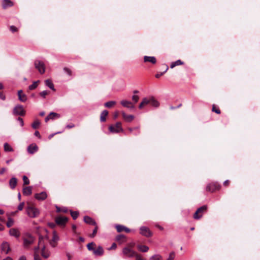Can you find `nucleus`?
I'll use <instances>...</instances> for the list:
<instances>
[{
    "label": "nucleus",
    "instance_id": "28",
    "mask_svg": "<svg viewBox=\"0 0 260 260\" xmlns=\"http://www.w3.org/2000/svg\"><path fill=\"white\" fill-rule=\"evenodd\" d=\"M116 240L120 243H123L126 241V237L122 234L116 236Z\"/></svg>",
    "mask_w": 260,
    "mask_h": 260
},
{
    "label": "nucleus",
    "instance_id": "57",
    "mask_svg": "<svg viewBox=\"0 0 260 260\" xmlns=\"http://www.w3.org/2000/svg\"><path fill=\"white\" fill-rule=\"evenodd\" d=\"M34 259L35 260H41V258L39 256L38 254H34Z\"/></svg>",
    "mask_w": 260,
    "mask_h": 260
},
{
    "label": "nucleus",
    "instance_id": "41",
    "mask_svg": "<svg viewBox=\"0 0 260 260\" xmlns=\"http://www.w3.org/2000/svg\"><path fill=\"white\" fill-rule=\"evenodd\" d=\"M44 238L43 236H40L39 239V242L38 245L40 246V247L42 248L43 247V245H44V241H43Z\"/></svg>",
    "mask_w": 260,
    "mask_h": 260
},
{
    "label": "nucleus",
    "instance_id": "7",
    "mask_svg": "<svg viewBox=\"0 0 260 260\" xmlns=\"http://www.w3.org/2000/svg\"><path fill=\"white\" fill-rule=\"evenodd\" d=\"M140 234L144 236H145L146 237H149L152 236V233L150 232L149 229L146 226H142L140 227Z\"/></svg>",
    "mask_w": 260,
    "mask_h": 260
},
{
    "label": "nucleus",
    "instance_id": "9",
    "mask_svg": "<svg viewBox=\"0 0 260 260\" xmlns=\"http://www.w3.org/2000/svg\"><path fill=\"white\" fill-rule=\"evenodd\" d=\"M67 221H68V218L65 216L57 217H56V220H55L56 223L57 224H59L60 225H64L65 223L67 222Z\"/></svg>",
    "mask_w": 260,
    "mask_h": 260
},
{
    "label": "nucleus",
    "instance_id": "4",
    "mask_svg": "<svg viewBox=\"0 0 260 260\" xmlns=\"http://www.w3.org/2000/svg\"><path fill=\"white\" fill-rule=\"evenodd\" d=\"M13 113L15 115L24 116L25 111L22 105H17L14 108Z\"/></svg>",
    "mask_w": 260,
    "mask_h": 260
},
{
    "label": "nucleus",
    "instance_id": "19",
    "mask_svg": "<svg viewBox=\"0 0 260 260\" xmlns=\"http://www.w3.org/2000/svg\"><path fill=\"white\" fill-rule=\"evenodd\" d=\"M150 103L152 106L157 108L159 106V102L153 96H150Z\"/></svg>",
    "mask_w": 260,
    "mask_h": 260
},
{
    "label": "nucleus",
    "instance_id": "54",
    "mask_svg": "<svg viewBox=\"0 0 260 260\" xmlns=\"http://www.w3.org/2000/svg\"><path fill=\"white\" fill-rule=\"evenodd\" d=\"M17 120L20 122L21 126H23L24 125V122L22 118L18 117Z\"/></svg>",
    "mask_w": 260,
    "mask_h": 260
},
{
    "label": "nucleus",
    "instance_id": "11",
    "mask_svg": "<svg viewBox=\"0 0 260 260\" xmlns=\"http://www.w3.org/2000/svg\"><path fill=\"white\" fill-rule=\"evenodd\" d=\"M60 117V115L58 113L55 112H51L50 114L45 118V122H47L50 119H54L56 118H59Z\"/></svg>",
    "mask_w": 260,
    "mask_h": 260
},
{
    "label": "nucleus",
    "instance_id": "27",
    "mask_svg": "<svg viewBox=\"0 0 260 260\" xmlns=\"http://www.w3.org/2000/svg\"><path fill=\"white\" fill-rule=\"evenodd\" d=\"M108 114V112L107 110H105L102 111V112L100 116V121L101 122H105L106 120V117Z\"/></svg>",
    "mask_w": 260,
    "mask_h": 260
},
{
    "label": "nucleus",
    "instance_id": "22",
    "mask_svg": "<svg viewBox=\"0 0 260 260\" xmlns=\"http://www.w3.org/2000/svg\"><path fill=\"white\" fill-rule=\"evenodd\" d=\"M9 234L11 236H14L16 238H18L20 236V233L16 229H11L9 231Z\"/></svg>",
    "mask_w": 260,
    "mask_h": 260
},
{
    "label": "nucleus",
    "instance_id": "32",
    "mask_svg": "<svg viewBox=\"0 0 260 260\" xmlns=\"http://www.w3.org/2000/svg\"><path fill=\"white\" fill-rule=\"evenodd\" d=\"M4 148L5 151L11 152L13 151L12 147L7 143L4 144Z\"/></svg>",
    "mask_w": 260,
    "mask_h": 260
},
{
    "label": "nucleus",
    "instance_id": "24",
    "mask_svg": "<svg viewBox=\"0 0 260 260\" xmlns=\"http://www.w3.org/2000/svg\"><path fill=\"white\" fill-rule=\"evenodd\" d=\"M32 193V187L27 186L23 188V194L25 196H29Z\"/></svg>",
    "mask_w": 260,
    "mask_h": 260
},
{
    "label": "nucleus",
    "instance_id": "60",
    "mask_svg": "<svg viewBox=\"0 0 260 260\" xmlns=\"http://www.w3.org/2000/svg\"><path fill=\"white\" fill-rule=\"evenodd\" d=\"M6 171V169L5 168H3L0 170V175L3 174Z\"/></svg>",
    "mask_w": 260,
    "mask_h": 260
},
{
    "label": "nucleus",
    "instance_id": "47",
    "mask_svg": "<svg viewBox=\"0 0 260 260\" xmlns=\"http://www.w3.org/2000/svg\"><path fill=\"white\" fill-rule=\"evenodd\" d=\"M63 71L69 76H71L72 75V71L69 69H68L67 68H64L63 69Z\"/></svg>",
    "mask_w": 260,
    "mask_h": 260
},
{
    "label": "nucleus",
    "instance_id": "35",
    "mask_svg": "<svg viewBox=\"0 0 260 260\" xmlns=\"http://www.w3.org/2000/svg\"><path fill=\"white\" fill-rule=\"evenodd\" d=\"M70 212L71 215L73 217V219H76L79 215V212L77 211H73L72 210L70 211Z\"/></svg>",
    "mask_w": 260,
    "mask_h": 260
},
{
    "label": "nucleus",
    "instance_id": "23",
    "mask_svg": "<svg viewBox=\"0 0 260 260\" xmlns=\"http://www.w3.org/2000/svg\"><path fill=\"white\" fill-rule=\"evenodd\" d=\"M84 221L86 223L94 225H96L95 221L92 218L88 216H86L84 217Z\"/></svg>",
    "mask_w": 260,
    "mask_h": 260
},
{
    "label": "nucleus",
    "instance_id": "26",
    "mask_svg": "<svg viewBox=\"0 0 260 260\" xmlns=\"http://www.w3.org/2000/svg\"><path fill=\"white\" fill-rule=\"evenodd\" d=\"M41 254L42 256L44 258H47L49 256L50 253L49 252L46 250L45 246L43 245V247H42L41 249Z\"/></svg>",
    "mask_w": 260,
    "mask_h": 260
},
{
    "label": "nucleus",
    "instance_id": "63",
    "mask_svg": "<svg viewBox=\"0 0 260 260\" xmlns=\"http://www.w3.org/2000/svg\"><path fill=\"white\" fill-rule=\"evenodd\" d=\"M116 247V244L115 243H113L110 249H115Z\"/></svg>",
    "mask_w": 260,
    "mask_h": 260
},
{
    "label": "nucleus",
    "instance_id": "21",
    "mask_svg": "<svg viewBox=\"0 0 260 260\" xmlns=\"http://www.w3.org/2000/svg\"><path fill=\"white\" fill-rule=\"evenodd\" d=\"M122 115L124 119L127 122H131L134 119V115H127L124 112L122 113Z\"/></svg>",
    "mask_w": 260,
    "mask_h": 260
},
{
    "label": "nucleus",
    "instance_id": "46",
    "mask_svg": "<svg viewBox=\"0 0 260 260\" xmlns=\"http://www.w3.org/2000/svg\"><path fill=\"white\" fill-rule=\"evenodd\" d=\"M48 94V92L47 90H44L40 93V95L44 99L46 98Z\"/></svg>",
    "mask_w": 260,
    "mask_h": 260
},
{
    "label": "nucleus",
    "instance_id": "20",
    "mask_svg": "<svg viewBox=\"0 0 260 260\" xmlns=\"http://www.w3.org/2000/svg\"><path fill=\"white\" fill-rule=\"evenodd\" d=\"M17 183V179L15 177H12L9 181V185L11 189H13L15 188Z\"/></svg>",
    "mask_w": 260,
    "mask_h": 260
},
{
    "label": "nucleus",
    "instance_id": "14",
    "mask_svg": "<svg viewBox=\"0 0 260 260\" xmlns=\"http://www.w3.org/2000/svg\"><path fill=\"white\" fill-rule=\"evenodd\" d=\"M120 104L122 106L129 109H133L135 107L134 105L131 102L126 100L121 101L120 102Z\"/></svg>",
    "mask_w": 260,
    "mask_h": 260
},
{
    "label": "nucleus",
    "instance_id": "2",
    "mask_svg": "<svg viewBox=\"0 0 260 260\" xmlns=\"http://www.w3.org/2000/svg\"><path fill=\"white\" fill-rule=\"evenodd\" d=\"M26 211L28 216L31 218L37 217L40 213L38 209L31 206L28 207L26 208Z\"/></svg>",
    "mask_w": 260,
    "mask_h": 260
},
{
    "label": "nucleus",
    "instance_id": "17",
    "mask_svg": "<svg viewBox=\"0 0 260 260\" xmlns=\"http://www.w3.org/2000/svg\"><path fill=\"white\" fill-rule=\"evenodd\" d=\"M13 3L10 0H3L2 2V6L3 9H6L9 7H12Z\"/></svg>",
    "mask_w": 260,
    "mask_h": 260
},
{
    "label": "nucleus",
    "instance_id": "55",
    "mask_svg": "<svg viewBox=\"0 0 260 260\" xmlns=\"http://www.w3.org/2000/svg\"><path fill=\"white\" fill-rule=\"evenodd\" d=\"M40 247V246H39V245L35 247L34 248V252H35V254H38V252H39V248Z\"/></svg>",
    "mask_w": 260,
    "mask_h": 260
},
{
    "label": "nucleus",
    "instance_id": "31",
    "mask_svg": "<svg viewBox=\"0 0 260 260\" xmlns=\"http://www.w3.org/2000/svg\"><path fill=\"white\" fill-rule=\"evenodd\" d=\"M40 81L39 80L37 81H34L31 85H30L28 86V90H32L35 89L38 87V83Z\"/></svg>",
    "mask_w": 260,
    "mask_h": 260
},
{
    "label": "nucleus",
    "instance_id": "40",
    "mask_svg": "<svg viewBox=\"0 0 260 260\" xmlns=\"http://www.w3.org/2000/svg\"><path fill=\"white\" fill-rule=\"evenodd\" d=\"M150 260H162V257L159 255H155L151 257Z\"/></svg>",
    "mask_w": 260,
    "mask_h": 260
},
{
    "label": "nucleus",
    "instance_id": "53",
    "mask_svg": "<svg viewBox=\"0 0 260 260\" xmlns=\"http://www.w3.org/2000/svg\"><path fill=\"white\" fill-rule=\"evenodd\" d=\"M212 111L213 112H215L217 114H220V111L219 109H215V107L214 106H213L212 107Z\"/></svg>",
    "mask_w": 260,
    "mask_h": 260
},
{
    "label": "nucleus",
    "instance_id": "45",
    "mask_svg": "<svg viewBox=\"0 0 260 260\" xmlns=\"http://www.w3.org/2000/svg\"><path fill=\"white\" fill-rule=\"evenodd\" d=\"M22 179L24 185H27L29 183V180L26 176H23Z\"/></svg>",
    "mask_w": 260,
    "mask_h": 260
},
{
    "label": "nucleus",
    "instance_id": "43",
    "mask_svg": "<svg viewBox=\"0 0 260 260\" xmlns=\"http://www.w3.org/2000/svg\"><path fill=\"white\" fill-rule=\"evenodd\" d=\"M14 221L11 218H9L7 222V226L8 228L12 226L13 225Z\"/></svg>",
    "mask_w": 260,
    "mask_h": 260
},
{
    "label": "nucleus",
    "instance_id": "3",
    "mask_svg": "<svg viewBox=\"0 0 260 260\" xmlns=\"http://www.w3.org/2000/svg\"><path fill=\"white\" fill-rule=\"evenodd\" d=\"M35 68L38 70L41 74H43L45 72V64L43 61L37 59L34 62Z\"/></svg>",
    "mask_w": 260,
    "mask_h": 260
},
{
    "label": "nucleus",
    "instance_id": "44",
    "mask_svg": "<svg viewBox=\"0 0 260 260\" xmlns=\"http://www.w3.org/2000/svg\"><path fill=\"white\" fill-rule=\"evenodd\" d=\"M202 217V214H199V212L197 211L194 213V214L193 215V218L195 219H199Z\"/></svg>",
    "mask_w": 260,
    "mask_h": 260
},
{
    "label": "nucleus",
    "instance_id": "62",
    "mask_svg": "<svg viewBox=\"0 0 260 260\" xmlns=\"http://www.w3.org/2000/svg\"><path fill=\"white\" fill-rule=\"evenodd\" d=\"M0 99H1L3 100H5V96L1 92H0Z\"/></svg>",
    "mask_w": 260,
    "mask_h": 260
},
{
    "label": "nucleus",
    "instance_id": "49",
    "mask_svg": "<svg viewBox=\"0 0 260 260\" xmlns=\"http://www.w3.org/2000/svg\"><path fill=\"white\" fill-rule=\"evenodd\" d=\"M139 99V97L138 95H134L132 96V100L134 101L135 103H136Z\"/></svg>",
    "mask_w": 260,
    "mask_h": 260
},
{
    "label": "nucleus",
    "instance_id": "51",
    "mask_svg": "<svg viewBox=\"0 0 260 260\" xmlns=\"http://www.w3.org/2000/svg\"><path fill=\"white\" fill-rule=\"evenodd\" d=\"M174 257H175V253H174V252H172L170 253L167 260H172L174 258Z\"/></svg>",
    "mask_w": 260,
    "mask_h": 260
},
{
    "label": "nucleus",
    "instance_id": "5",
    "mask_svg": "<svg viewBox=\"0 0 260 260\" xmlns=\"http://www.w3.org/2000/svg\"><path fill=\"white\" fill-rule=\"evenodd\" d=\"M109 129L110 132L113 133H117L123 131L120 122H117L115 125H110Z\"/></svg>",
    "mask_w": 260,
    "mask_h": 260
},
{
    "label": "nucleus",
    "instance_id": "50",
    "mask_svg": "<svg viewBox=\"0 0 260 260\" xmlns=\"http://www.w3.org/2000/svg\"><path fill=\"white\" fill-rule=\"evenodd\" d=\"M10 30L12 32H16L18 30L17 28L14 26V25H12V26H10Z\"/></svg>",
    "mask_w": 260,
    "mask_h": 260
},
{
    "label": "nucleus",
    "instance_id": "8",
    "mask_svg": "<svg viewBox=\"0 0 260 260\" xmlns=\"http://www.w3.org/2000/svg\"><path fill=\"white\" fill-rule=\"evenodd\" d=\"M27 150L29 154H33L38 150V147L36 144H31L28 146Z\"/></svg>",
    "mask_w": 260,
    "mask_h": 260
},
{
    "label": "nucleus",
    "instance_id": "15",
    "mask_svg": "<svg viewBox=\"0 0 260 260\" xmlns=\"http://www.w3.org/2000/svg\"><path fill=\"white\" fill-rule=\"evenodd\" d=\"M18 96L19 100L22 102H25L27 100L26 95L23 93V91L22 90L18 91Z\"/></svg>",
    "mask_w": 260,
    "mask_h": 260
},
{
    "label": "nucleus",
    "instance_id": "34",
    "mask_svg": "<svg viewBox=\"0 0 260 260\" xmlns=\"http://www.w3.org/2000/svg\"><path fill=\"white\" fill-rule=\"evenodd\" d=\"M207 206L204 205L198 208L197 211L199 212V214H202L203 215V212L207 209Z\"/></svg>",
    "mask_w": 260,
    "mask_h": 260
},
{
    "label": "nucleus",
    "instance_id": "39",
    "mask_svg": "<svg viewBox=\"0 0 260 260\" xmlns=\"http://www.w3.org/2000/svg\"><path fill=\"white\" fill-rule=\"evenodd\" d=\"M115 228L118 232H121L124 231V229H125V226L122 225H116Z\"/></svg>",
    "mask_w": 260,
    "mask_h": 260
},
{
    "label": "nucleus",
    "instance_id": "1",
    "mask_svg": "<svg viewBox=\"0 0 260 260\" xmlns=\"http://www.w3.org/2000/svg\"><path fill=\"white\" fill-rule=\"evenodd\" d=\"M35 241V237L29 234H26L23 238V245L24 248L28 249Z\"/></svg>",
    "mask_w": 260,
    "mask_h": 260
},
{
    "label": "nucleus",
    "instance_id": "58",
    "mask_svg": "<svg viewBox=\"0 0 260 260\" xmlns=\"http://www.w3.org/2000/svg\"><path fill=\"white\" fill-rule=\"evenodd\" d=\"M75 126V125L73 123H71L70 124H68L67 126H66V127L67 128H73Z\"/></svg>",
    "mask_w": 260,
    "mask_h": 260
},
{
    "label": "nucleus",
    "instance_id": "56",
    "mask_svg": "<svg viewBox=\"0 0 260 260\" xmlns=\"http://www.w3.org/2000/svg\"><path fill=\"white\" fill-rule=\"evenodd\" d=\"M175 64H176V66H179L183 64V62L181 61L180 60H177V61H175Z\"/></svg>",
    "mask_w": 260,
    "mask_h": 260
},
{
    "label": "nucleus",
    "instance_id": "18",
    "mask_svg": "<svg viewBox=\"0 0 260 260\" xmlns=\"http://www.w3.org/2000/svg\"><path fill=\"white\" fill-rule=\"evenodd\" d=\"M144 62H150L153 64H155L156 62V58L154 56H145L144 57Z\"/></svg>",
    "mask_w": 260,
    "mask_h": 260
},
{
    "label": "nucleus",
    "instance_id": "48",
    "mask_svg": "<svg viewBox=\"0 0 260 260\" xmlns=\"http://www.w3.org/2000/svg\"><path fill=\"white\" fill-rule=\"evenodd\" d=\"M98 226H95L94 230H93L92 234L90 236L91 237H94L95 236V235L96 234L97 232H98Z\"/></svg>",
    "mask_w": 260,
    "mask_h": 260
},
{
    "label": "nucleus",
    "instance_id": "25",
    "mask_svg": "<svg viewBox=\"0 0 260 260\" xmlns=\"http://www.w3.org/2000/svg\"><path fill=\"white\" fill-rule=\"evenodd\" d=\"M150 97L145 98L143 99L142 102L140 104L139 108L142 109L144 106L149 104L150 103Z\"/></svg>",
    "mask_w": 260,
    "mask_h": 260
},
{
    "label": "nucleus",
    "instance_id": "33",
    "mask_svg": "<svg viewBox=\"0 0 260 260\" xmlns=\"http://www.w3.org/2000/svg\"><path fill=\"white\" fill-rule=\"evenodd\" d=\"M116 103L115 101H109V102L105 103V106L107 108H111L112 106H113L114 105H115L116 104Z\"/></svg>",
    "mask_w": 260,
    "mask_h": 260
},
{
    "label": "nucleus",
    "instance_id": "37",
    "mask_svg": "<svg viewBox=\"0 0 260 260\" xmlns=\"http://www.w3.org/2000/svg\"><path fill=\"white\" fill-rule=\"evenodd\" d=\"M59 240V237L56 234V233L54 231L53 233V237L51 241L56 242Z\"/></svg>",
    "mask_w": 260,
    "mask_h": 260
},
{
    "label": "nucleus",
    "instance_id": "10",
    "mask_svg": "<svg viewBox=\"0 0 260 260\" xmlns=\"http://www.w3.org/2000/svg\"><path fill=\"white\" fill-rule=\"evenodd\" d=\"M10 246L8 242H3L1 245V250L4 254H7L10 250Z\"/></svg>",
    "mask_w": 260,
    "mask_h": 260
},
{
    "label": "nucleus",
    "instance_id": "64",
    "mask_svg": "<svg viewBox=\"0 0 260 260\" xmlns=\"http://www.w3.org/2000/svg\"><path fill=\"white\" fill-rule=\"evenodd\" d=\"M18 260H26V258L25 256L22 255L20 256Z\"/></svg>",
    "mask_w": 260,
    "mask_h": 260
},
{
    "label": "nucleus",
    "instance_id": "6",
    "mask_svg": "<svg viewBox=\"0 0 260 260\" xmlns=\"http://www.w3.org/2000/svg\"><path fill=\"white\" fill-rule=\"evenodd\" d=\"M122 253L127 257H133L137 254L134 251L128 247H124L123 249Z\"/></svg>",
    "mask_w": 260,
    "mask_h": 260
},
{
    "label": "nucleus",
    "instance_id": "13",
    "mask_svg": "<svg viewBox=\"0 0 260 260\" xmlns=\"http://www.w3.org/2000/svg\"><path fill=\"white\" fill-rule=\"evenodd\" d=\"M35 197L38 200L43 201L47 198V195L46 192L42 191L41 193L35 194Z\"/></svg>",
    "mask_w": 260,
    "mask_h": 260
},
{
    "label": "nucleus",
    "instance_id": "12",
    "mask_svg": "<svg viewBox=\"0 0 260 260\" xmlns=\"http://www.w3.org/2000/svg\"><path fill=\"white\" fill-rule=\"evenodd\" d=\"M218 189V185L216 183H210L206 187V190L213 192Z\"/></svg>",
    "mask_w": 260,
    "mask_h": 260
},
{
    "label": "nucleus",
    "instance_id": "38",
    "mask_svg": "<svg viewBox=\"0 0 260 260\" xmlns=\"http://www.w3.org/2000/svg\"><path fill=\"white\" fill-rule=\"evenodd\" d=\"M95 245L94 243L91 242L87 244V247L88 250L93 251L94 248L93 246Z\"/></svg>",
    "mask_w": 260,
    "mask_h": 260
},
{
    "label": "nucleus",
    "instance_id": "59",
    "mask_svg": "<svg viewBox=\"0 0 260 260\" xmlns=\"http://www.w3.org/2000/svg\"><path fill=\"white\" fill-rule=\"evenodd\" d=\"M135 256L136 257V260H145L138 254H136Z\"/></svg>",
    "mask_w": 260,
    "mask_h": 260
},
{
    "label": "nucleus",
    "instance_id": "29",
    "mask_svg": "<svg viewBox=\"0 0 260 260\" xmlns=\"http://www.w3.org/2000/svg\"><path fill=\"white\" fill-rule=\"evenodd\" d=\"M137 247L138 249L143 252H146L149 250V247L146 245H138Z\"/></svg>",
    "mask_w": 260,
    "mask_h": 260
},
{
    "label": "nucleus",
    "instance_id": "30",
    "mask_svg": "<svg viewBox=\"0 0 260 260\" xmlns=\"http://www.w3.org/2000/svg\"><path fill=\"white\" fill-rule=\"evenodd\" d=\"M45 84L46 86H47L49 88H50L52 90H55L54 88V85L50 80H49V79L46 80L45 81Z\"/></svg>",
    "mask_w": 260,
    "mask_h": 260
},
{
    "label": "nucleus",
    "instance_id": "61",
    "mask_svg": "<svg viewBox=\"0 0 260 260\" xmlns=\"http://www.w3.org/2000/svg\"><path fill=\"white\" fill-rule=\"evenodd\" d=\"M34 135L36 136V137H38V138H41V135L40 134V133L39 132V131H36L35 132V134Z\"/></svg>",
    "mask_w": 260,
    "mask_h": 260
},
{
    "label": "nucleus",
    "instance_id": "36",
    "mask_svg": "<svg viewBox=\"0 0 260 260\" xmlns=\"http://www.w3.org/2000/svg\"><path fill=\"white\" fill-rule=\"evenodd\" d=\"M40 122H39V120H35L31 124V126L34 129H36V128H38L39 126L40 125Z\"/></svg>",
    "mask_w": 260,
    "mask_h": 260
},
{
    "label": "nucleus",
    "instance_id": "16",
    "mask_svg": "<svg viewBox=\"0 0 260 260\" xmlns=\"http://www.w3.org/2000/svg\"><path fill=\"white\" fill-rule=\"evenodd\" d=\"M93 254L96 256L102 255L104 253V250L102 246H99L96 249H94Z\"/></svg>",
    "mask_w": 260,
    "mask_h": 260
},
{
    "label": "nucleus",
    "instance_id": "42",
    "mask_svg": "<svg viewBox=\"0 0 260 260\" xmlns=\"http://www.w3.org/2000/svg\"><path fill=\"white\" fill-rule=\"evenodd\" d=\"M165 66H166V69H165V71L163 72L160 73L156 74L155 75L156 78H159L161 76H162L165 73H166L168 71V70L169 69L168 66L167 65H165Z\"/></svg>",
    "mask_w": 260,
    "mask_h": 260
},
{
    "label": "nucleus",
    "instance_id": "52",
    "mask_svg": "<svg viewBox=\"0 0 260 260\" xmlns=\"http://www.w3.org/2000/svg\"><path fill=\"white\" fill-rule=\"evenodd\" d=\"M24 205V202L21 203L18 206V210L19 211H21L23 209Z\"/></svg>",
    "mask_w": 260,
    "mask_h": 260
}]
</instances>
